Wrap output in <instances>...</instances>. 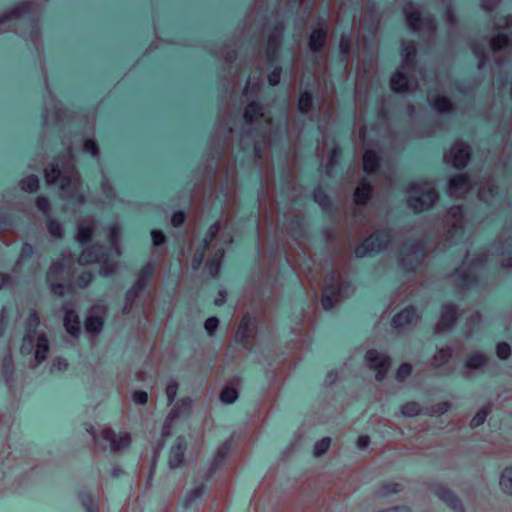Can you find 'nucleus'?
I'll list each match as a JSON object with an SVG mask.
<instances>
[{
	"instance_id": "4468645a",
	"label": "nucleus",
	"mask_w": 512,
	"mask_h": 512,
	"mask_svg": "<svg viewBox=\"0 0 512 512\" xmlns=\"http://www.w3.org/2000/svg\"><path fill=\"white\" fill-rule=\"evenodd\" d=\"M419 316L414 308H406L394 316L392 324L395 328H405L417 322Z\"/></svg>"
},
{
	"instance_id": "20e7f679",
	"label": "nucleus",
	"mask_w": 512,
	"mask_h": 512,
	"mask_svg": "<svg viewBox=\"0 0 512 512\" xmlns=\"http://www.w3.org/2000/svg\"><path fill=\"white\" fill-rule=\"evenodd\" d=\"M350 285L343 282L339 275H337L336 286L333 284H326L323 291L322 306L325 310L331 309L334 304L342 297H347L350 294Z\"/></svg>"
},
{
	"instance_id": "dca6fc26",
	"label": "nucleus",
	"mask_w": 512,
	"mask_h": 512,
	"mask_svg": "<svg viewBox=\"0 0 512 512\" xmlns=\"http://www.w3.org/2000/svg\"><path fill=\"white\" fill-rule=\"evenodd\" d=\"M152 272H153V267L151 265H147L141 270L139 279L136 281L134 286L127 293V301L130 302V304L138 296V293L144 288V286H145L144 278L149 277L152 274Z\"/></svg>"
},
{
	"instance_id": "473e14b6",
	"label": "nucleus",
	"mask_w": 512,
	"mask_h": 512,
	"mask_svg": "<svg viewBox=\"0 0 512 512\" xmlns=\"http://www.w3.org/2000/svg\"><path fill=\"white\" fill-rule=\"evenodd\" d=\"M237 398L238 392L232 386H225L220 393V400L226 404L233 403Z\"/></svg>"
},
{
	"instance_id": "c9c22d12",
	"label": "nucleus",
	"mask_w": 512,
	"mask_h": 512,
	"mask_svg": "<svg viewBox=\"0 0 512 512\" xmlns=\"http://www.w3.org/2000/svg\"><path fill=\"white\" fill-rule=\"evenodd\" d=\"M420 406L416 402H408L402 406L401 412L404 416L413 417L420 413Z\"/></svg>"
},
{
	"instance_id": "c03bdc74",
	"label": "nucleus",
	"mask_w": 512,
	"mask_h": 512,
	"mask_svg": "<svg viewBox=\"0 0 512 512\" xmlns=\"http://www.w3.org/2000/svg\"><path fill=\"white\" fill-rule=\"evenodd\" d=\"M48 231L54 237L62 236V228L61 225L56 221H50L48 224Z\"/></svg>"
},
{
	"instance_id": "2f4dec72",
	"label": "nucleus",
	"mask_w": 512,
	"mask_h": 512,
	"mask_svg": "<svg viewBox=\"0 0 512 512\" xmlns=\"http://www.w3.org/2000/svg\"><path fill=\"white\" fill-rule=\"evenodd\" d=\"M92 234V224L90 222H83L78 227L77 240L80 243L88 242Z\"/></svg>"
},
{
	"instance_id": "6e6552de",
	"label": "nucleus",
	"mask_w": 512,
	"mask_h": 512,
	"mask_svg": "<svg viewBox=\"0 0 512 512\" xmlns=\"http://www.w3.org/2000/svg\"><path fill=\"white\" fill-rule=\"evenodd\" d=\"M366 360L369 366L377 371L376 378L382 380L390 366L388 357L378 353L376 350H369L366 353Z\"/></svg>"
},
{
	"instance_id": "052dcab7",
	"label": "nucleus",
	"mask_w": 512,
	"mask_h": 512,
	"mask_svg": "<svg viewBox=\"0 0 512 512\" xmlns=\"http://www.w3.org/2000/svg\"><path fill=\"white\" fill-rule=\"evenodd\" d=\"M370 439L368 436H360L357 439V446L360 449H364L369 445Z\"/></svg>"
},
{
	"instance_id": "e433bc0d",
	"label": "nucleus",
	"mask_w": 512,
	"mask_h": 512,
	"mask_svg": "<svg viewBox=\"0 0 512 512\" xmlns=\"http://www.w3.org/2000/svg\"><path fill=\"white\" fill-rule=\"evenodd\" d=\"M490 412V408L488 406H485L483 408H481L477 414L472 418L471 420V426L472 427H477L481 424L484 423L487 415L489 414Z\"/></svg>"
},
{
	"instance_id": "f704fd0d",
	"label": "nucleus",
	"mask_w": 512,
	"mask_h": 512,
	"mask_svg": "<svg viewBox=\"0 0 512 512\" xmlns=\"http://www.w3.org/2000/svg\"><path fill=\"white\" fill-rule=\"evenodd\" d=\"M509 42L510 39L506 34H499L491 40V47L494 51H497L507 46Z\"/></svg>"
},
{
	"instance_id": "13d9d810",
	"label": "nucleus",
	"mask_w": 512,
	"mask_h": 512,
	"mask_svg": "<svg viewBox=\"0 0 512 512\" xmlns=\"http://www.w3.org/2000/svg\"><path fill=\"white\" fill-rule=\"evenodd\" d=\"M314 198L322 207H326V205L328 204V200H327L326 196L323 195L322 192L319 190L315 191Z\"/></svg>"
},
{
	"instance_id": "774afa93",
	"label": "nucleus",
	"mask_w": 512,
	"mask_h": 512,
	"mask_svg": "<svg viewBox=\"0 0 512 512\" xmlns=\"http://www.w3.org/2000/svg\"><path fill=\"white\" fill-rule=\"evenodd\" d=\"M388 512H411V511L406 507H395V508L388 509Z\"/></svg>"
},
{
	"instance_id": "49530a36",
	"label": "nucleus",
	"mask_w": 512,
	"mask_h": 512,
	"mask_svg": "<svg viewBox=\"0 0 512 512\" xmlns=\"http://www.w3.org/2000/svg\"><path fill=\"white\" fill-rule=\"evenodd\" d=\"M132 398L135 403L143 405L147 402L148 395L145 391H135Z\"/></svg>"
},
{
	"instance_id": "37998d69",
	"label": "nucleus",
	"mask_w": 512,
	"mask_h": 512,
	"mask_svg": "<svg viewBox=\"0 0 512 512\" xmlns=\"http://www.w3.org/2000/svg\"><path fill=\"white\" fill-rule=\"evenodd\" d=\"M496 352L500 359H506L510 355V346L507 343H499Z\"/></svg>"
},
{
	"instance_id": "f03ea898",
	"label": "nucleus",
	"mask_w": 512,
	"mask_h": 512,
	"mask_svg": "<svg viewBox=\"0 0 512 512\" xmlns=\"http://www.w3.org/2000/svg\"><path fill=\"white\" fill-rule=\"evenodd\" d=\"M438 195L430 182L413 183L408 189V204L416 212L430 208Z\"/></svg>"
},
{
	"instance_id": "5701e85b",
	"label": "nucleus",
	"mask_w": 512,
	"mask_h": 512,
	"mask_svg": "<svg viewBox=\"0 0 512 512\" xmlns=\"http://www.w3.org/2000/svg\"><path fill=\"white\" fill-rule=\"evenodd\" d=\"M49 350L48 340L45 335H39L36 343L35 358L38 362L46 359Z\"/></svg>"
},
{
	"instance_id": "338daca9",
	"label": "nucleus",
	"mask_w": 512,
	"mask_h": 512,
	"mask_svg": "<svg viewBox=\"0 0 512 512\" xmlns=\"http://www.w3.org/2000/svg\"><path fill=\"white\" fill-rule=\"evenodd\" d=\"M219 229H220L219 224H218V223H214L213 225H211V226L209 227L208 232H209L210 234H214V236H216V235H217V233L219 232Z\"/></svg>"
},
{
	"instance_id": "79ce46f5",
	"label": "nucleus",
	"mask_w": 512,
	"mask_h": 512,
	"mask_svg": "<svg viewBox=\"0 0 512 512\" xmlns=\"http://www.w3.org/2000/svg\"><path fill=\"white\" fill-rule=\"evenodd\" d=\"M412 372V366L408 363H404L402 364L399 369L397 370V379L402 381L404 380L407 376H409Z\"/></svg>"
},
{
	"instance_id": "8fccbe9b",
	"label": "nucleus",
	"mask_w": 512,
	"mask_h": 512,
	"mask_svg": "<svg viewBox=\"0 0 512 512\" xmlns=\"http://www.w3.org/2000/svg\"><path fill=\"white\" fill-rule=\"evenodd\" d=\"M67 366H68V364H67L66 360L59 358L53 362L51 370L52 371H62V370H65L67 368Z\"/></svg>"
},
{
	"instance_id": "a19ab883",
	"label": "nucleus",
	"mask_w": 512,
	"mask_h": 512,
	"mask_svg": "<svg viewBox=\"0 0 512 512\" xmlns=\"http://www.w3.org/2000/svg\"><path fill=\"white\" fill-rule=\"evenodd\" d=\"M178 384L175 381H171L166 387V395L169 404L172 403L177 395Z\"/></svg>"
},
{
	"instance_id": "0e129e2a",
	"label": "nucleus",
	"mask_w": 512,
	"mask_h": 512,
	"mask_svg": "<svg viewBox=\"0 0 512 512\" xmlns=\"http://www.w3.org/2000/svg\"><path fill=\"white\" fill-rule=\"evenodd\" d=\"M202 261H203V252L196 253L194 255V258H193V261H192L193 268L197 269L201 265Z\"/></svg>"
},
{
	"instance_id": "09e8293b",
	"label": "nucleus",
	"mask_w": 512,
	"mask_h": 512,
	"mask_svg": "<svg viewBox=\"0 0 512 512\" xmlns=\"http://www.w3.org/2000/svg\"><path fill=\"white\" fill-rule=\"evenodd\" d=\"M151 236H152L153 244L155 246H158V245H161L162 243H164L165 236L161 231L153 230L151 232Z\"/></svg>"
},
{
	"instance_id": "4be33fe9",
	"label": "nucleus",
	"mask_w": 512,
	"mask_h": 512,
	"mask_svg": "<svg viewBox=\"0 0 512 512\" xmlns=\"http://www.w3.org/2000/svg\"><path fill=\"white\" fill-rule=\"evenodd\" d=\"M500 489L508 495H512V467H505L499 477Z\"/></svg>"
},
{
	"instance_id": "393cba45",
	"label": "nucleus",
	"mask_w": 512,
	"mask_h": 512,
	"mask_svg": "<svg viewBox=\"0 0 512 512\" xmlns=\"http://www.w3.org/2000/svg\"><path fill=\"white\" fill-rule=\"evenodd\" d=\"M326 38V31L322 29H316L314 30L309 39V46L312 50L317 51L319 50L325 41Z\"/></svg>"
},
{
	"instance_id": "0eeeda50",
	"label": "nucleus",
	"mask_w": 512,
	"mask_h": 512,
	"mask_svg": "<svg viewBox=\"0 0 512 512\" xmlns=\"http://www.w3.org/2000/svg\"><path fill=\"white\" fill-rule=\"evenodd\" d=\"M101 438L110 444L112 451L116 452L122 450L130 445L131 437L127 432L115 434L110 428H103L101 430Z\"/></svg>"
},
{
	"instance_id": "bb28decb",
	"label": "nucleus",
	"mask_w": 512,
	"mask_h": 512,
	"mask_svg": "<svg viewBox=\"0 0 512 512\" xmlns=\"http://www.w3.org/2000/svg\"><path fill=\"white\" fill-rule=\"evenodd\" d=\"M262 108L259 104L252 102L250 103L244 113L245 120L249 123L254 122L258 117H263Z\"/></svg>"
},
{
	"instance_id": "c85d7f7f",
	"label": "nucleus",
	"mask_w": 512,
	"mask_h": 512,
	"mask_svg": "<svg viewBox=\"0 0 512 512\" xmlns=\"http://www.w3.org/2000/svg\"><path fill=\"white\" fill-rule=\"evenodd\" d=\"M452 351L449 348L440 349L432 358L431 364L434 367H440L448 362L451 358Z\"/></svg>"
},
{
	"instance_id": "864d4df0",
	"label": "nucleus",
	"mask_w": 512,
	"mask_h": 512,
	"mask_svg": "<svg viewBox=\"0 0 512 512\" xmlns=\"http://www.w3.org/2000/svg\"><path fill=\"white\" fill-rule=\"evenodd\" d=\"M36 204H37L38 209L45 213L49 209V202L45 197H38Z\"/></svg>"
},
{
	"instance_id": "4c0bfd02",
	"label": "nucleus",
	"mask_w": 512,
	"mask_h": 512,
	"mask_svg": "<svg viewBox=\"0 0 512 512\" xmlns=\"http://www.w3.org/2000/svg\"><path fill=\"white\" fill-rule=\"evenodd\" d=\"M330 444H331V439L328 437L323 438V439L319 440L318 442H316V444L314 446L315 456L319 457V456L323 455L324 453H326V451L330 447Z\"/></svg>"
},
{
	"instance_id": "b1692460",
	"label": "nucleus",
	"mask_w": 512,
	"mask_h": 512,
	"mask_svg": "<svg viewBox=\"0 0 512 512\" xmlns=\"http://www.w3.org/2000/svg\"><path fill=\"white\" fill-rule=\"evenodd\" d=\"M100 248L93 246L84 250L78 258L81 265L90 264L98 261V253Z\"/></svg>"
},
{
	"instance_id": "7ed1b4c3",
	"label": "nucleus",
	"mask_w": 512,
	"mask_h": 512,
	"mask_svg": "<svg viewBox=\"0 0 512 512\" xmlns=\"http://www.w3.org/2000/svg\"><path fill=\"white\" fill-rule=\"evenodd\" d=\"M416 49L413 43H404L402 47V65L399 71H397L390 81L391 88L394 91H407L413 90L414 86L411 81L407 79L406 71H409L413 66V57L415 56Z\"/></svg>"
},
{
	"instance_id": "412c9836",
	"label": "nucleus",
	"mask_w": 512,
	"mask_h": 512,
	"mask_svg": "<svg viewBox=\"0 0 512 512\" xmlns=\"http://www.w3.org/2000/svg\"><path fill=\"white\" fill-rule=\"evenodd\" d=\"M64 326L68 333L75 336L80 331V322L78 316L72 310H67L64 317Z\"/></svg>"
},
{
	"instance_id": "f3484780",
	"label": "nucleus",
	"mask_w": 512,
	"mask_h": 512,
	"mask_svg": "<svg viewBox=\"0 0 512 512\" xmlns=\"http://www.w3.org/2000/svg\"><path fill=\"white\" fill-rule=\"evenodd\" d=\"M435 494L456 512H462V506L458 499L444 486L438 485L434 489Z\"/></svg>"
},
{
	"instance_id": "f8f14e48",
	"label": "nucleus",
	"mask_w": 512,
	"mask_h": 512,
	"mask_svg": "<svg viewBox=\"0 0 512 512\" xmlns=\"http://www.w3.org/2000/svg\"><path fill=\"white\" fill-rule=\"evenodd\" d=\"M456 319V309L452 305H445L442 308L440 319L436 325V332H444L448 330Z\"/></svg>"
},
{
	"instance_id": "a211bd4d",
	"label": "nucleus",
	"mask_w": 512,
	"mask_h": 512,
	"mask_svg": "<svg viewBox=\"0 0 512 512\" xmlns=\"http://www.w3.org/2000/svg\"><path fill=\"white\" fill-rule=\"evenodd\" d=\"M402 254V265L408 268H413V262L419 263L423 259V252L419 246H413L406 249Z\"/></svg>"
},
{
	"instance_id": "e2e57ef3",
	"label": "nucleus",
	"mask_w": 512,
	"mask_h": 512,
	"mask_svg": "<svg viewBox=\"0 0 512 512\" xmlns=\"http://www.w3.org/2000/svg\"><path fill=\"white\" fill-rule=\"evenodd\" d=\"M498 2L499 0H483L482 6L484 9L490 11L498 4Z\"/></svg>"
},
{
	"instance_id": "a878e982",
	"label": "nucleus",
	"mask_w": 512,
	"mask_h": 512,
	"mask_svg": "<svg viewBox=\"0 0 512 512\" xmlns=\"http://www.w3.org/2000/svg\"><path fill=\"white\" fill-rule=\"evenodd\" d=\"M371 195V186L365 182H361L355 190V202L364 204Z\"/></svg>"
},
{
	"instance_id": "3c124183",
	"label": "nucleus",
	"mask_w": 512,
	"mask_h": 512,
	"mask_svg": "<svg viewBox=\"0 0 512 512\" xmlns=\"http://www.w3.org/2000/svg\"><path fill=\"white\" fill-rule=\"evenodd\" d=\"M91 279H92L91 273H83L79 277L77 285L81 288H84L90 283Z\"/></svg>"
},
{
	"instance_id": "a18cd8bd",
	"label": "nucleus",
	"mask_w": 512,
	"mask_h": 512,
	"mask_svg": "<svg viewBox=\"0 0 512 512\" xmlns=\"http://www.w3.org/2000/svg\"><path fill=\"white\" fill-rule=\"evenodd\" d=\"M218 324H219V321H218V319L216 317L208 318L205 321V329L211 335L217 329Z\"/></svg>"
},
{
	"instance_id": "680f3d73",
	"label": "nucleus",
	"mask_w": 512,
	"mask_h": 512,
	"mask_svg": "<svg viewBox=\"0 0 512 512\" xmlns=\"http://www.w3.org/2000/svg\"><path fill=\"white\" fill-rule=\"evenodd\" d=\"M219 265L218 260H213L209 263V271L212 276H216L218 274Z\"/></svg>"
},
{
	"instance_id": "423d86ee",
	"label": "nucleus",
	"mask_w": 512,
	"mask_h": 512,
	"mask_svg": "<svg viewBox=\"0 0 512 512\" xmlns=\"http://www.w3.org/2000/svg\"><path fill=\"white\" fill-rule=\"evenodd\" d=\"M470 158L469 146L462 142H457L450 149L449 153L444 155L447 163H451L456 168H463L466 166Z\"/></svg>"
},
{
	"instance_id": "cd10ccee",
	"label": "nucleus",
	"mask_w": 512,
	"mask_h": 512,
	"mask_svg": "<svg viewBox=\"0 0 512 512\" xmlns=\"http://www.w3.org/2000/svg\"><path fill=\"white\" fill-rule=\"evenodd\" d=\"M363 167L367 173L375 171L378 167V157L371 151L367 150L363 155Z\"/></svg>"
},
{
	"instance_id": "bf43d9fd",
	"label": "nucleus",
	"mask_w": 512,
	"mask_h": 512,
	"mask_svg": "<svg viewBox=\"0 0 512 512\" xmlns=\"http://www.w3.org/2000/svg\"><path fill=\"white\" fill-rule=\"evenodd\" d=\"M116 269V265L114 263L105 265L101 268L100 273L104 276H108L112 274Z\"/></svg>"
},
{
	"instance_id": "c756f323",
	"label": "nucleus",
	"mask_w": 512,
	"mask_h": 512,
	"mask_svg": "<svg viewBox=\"0 0 512 512\" xmlns=\"http://www.w3.org/2000/svg\"><path fill=\"white\" fill-rule=\"evenodd\" d=\"M429 100L431 101L433 108L439 112L449 111L452 107L451 102L446 97L434 98L431 94H429Z\"/></svg>"
},
{
	"instance_id": "ddd939ff",
	"label": "nucleus",
	"mask_w": 512,
	"mask_h": 512,
	"mask_svg": "<svg viewBox=\"0 0 512 512\" xmlns=\"http://www.w3.org/2000/svg\"><path fill=\"white\" fill-rule=\"evenodd\" d=\"M64 273V266L60 263H54L51 265L47 281L50 284L51 291L56 295H63L64 294V286L62 284H58L55 282L56 279L59 278Z\"/></svg>"
},
{
	"instance_id": "9b49d317",
	"label": "nucleus",
	"mask_w": 512,
	"mask_h": 512,
	"mask_svg": "<svg viewBox=\"0 0 512 512\" xmlns=\"http://www.w3.org/2000/svg\"><path fill=\"white\" fill-rule=\"evenodd\" d=\"M470 188V179L467 175L461 174L450 180L448 193L451 197L461 198L470 190Z\"/></svg>"
},
{
	"instance_id": "4d7b16f0",
	"label": "nucleus",
	"mask_w": 512,
	"mask_h": 512,
	"mask_svg": "<svg viewBox=\"0 0 512 512\" xmlns=\"http://www.w3.org/2000/svg\"><path fill=\"white\" fill-rule=\"evenodd\" d=\"M282 30V27L276 28L275 34L272 35L269 39V46L276 47L278 45V38L281 36Z\"/></svg>"
},
{
	"instance_id": "69168bd1",
	"label": "nucleus",
	"mask_w": 512,
	"mask_h": 512,
	"mask_svg": "<svg viewBox=\"0 0 512 512\" xmlns=\"http://www.w3.org/2000/svg\"><path fill=\"white\" fill-rule=\"evenodd\" d=\"M340 49L345 54L349 52V40L348 39H345L344 37L341 39Z\"/></svg>"
},
{
	"instance_id": "7c9ffc66",
	"label": "nucleus",
	"mask_w": 512,
	"mask_h": 512,
	"mask_svg": "<svg viewBox=\"0 0 512 512\" xmlns=\"http://www.w3.org/2000/svg\"><path fill=\"white\" fill-rule=\"evenodd\" d=\"M485 363V355L480 353H474L467 358L465 366L467 369L473 370L482 367L483 365H485Z\"/></svg>"
},
{
	"instance_id": "39448f33",
	"label": "nucleus",
	"mask_w": 512,
	"mask_h": 512,
	"mask_svg": "<svg viewBox=\"0 0 512 512\" xmlns=\"http://www.w3.org/2000/svg\"><path fill=\"white\" fill-rule=\"evenodd\" d=\"M390 240V235L387 231H378L368 237L360 246L355 250L357 257H364L368 254L381 251L387 246Z\"/></svg>"
},
{
	"instance_id": "5fc2aeb1",
	"label": "nucleus",
	"mask_w": 512,
	"mask_h": 512,
	"mask_svg": "<svg viewBox=\"0 0 512 512\" xmlns=\"http://www.w3.org/2000/svg\"><path fill=\"white\" fill-rule=\"evenodd\" d=\"M270 85L274 86L280 82V69H275L268 77Z\"/></svg>"
},
{
	"instance_id": "603ef678",
	"label": "nucleus",
	"mask_w": 512,
	"mask_h": 512,
	"mask_svg": "<svg viewBox=\"0 0 512 512\" xmlns=\"http://www.w3.org/2000/svg\"><path fill=\"white\" fill-rule=\"evenodd\" d=\"M185 220V216L182 212H176L174 213V215L172 216V219H171V222H172V225L177 227V226H180Z\"/></svg>"
},
{
	"instance_id": "6e6d98bb",
	"label": "nucleus",
	"mask_w": 512,
	"mask_h": 512,
	"mask_svg": "<svg viewBox=\"0 0 512 512\" xmlns=\"http://www.w3.org/2000/svg\"><path fill=\"white\" fill-rule=\"evenodd\" d=\"M449 408H450V404L448 402H442V403L437 404L433 408V413L443 414L446 411H448Z\"/></svg>"
},
{
	"instance_id": "de8ad7c7",
	"label": "nucleus",
	"mask_w": 512,
	"mask_h": 512,
	"mask_svg": "<svg viewBox=\"0 0 512 512\" xmlns=\"http://www.w3.org/2000/svg\"><path fill=\"white\" fill-rule=\"evenodd\" d=\"M84 150L93 156L98 155V147L93 140L88 139L84 142Z\"/></svg>"
},
{
	"instance_id": "1a4fd4ad",
	"label": "nucleus",
	"mask_w": 512,
	"mask_h": 512,
	"mask_svg": "<svg viewBox=\"0 0 512 512\" xmlns=\"http://www.w3.org/2000/svg\"><path fill=\"white\" fill-rule=\"evenodd\" d=\"M105 312L106 307L103 304H96L91 308L85 323L87 332L98 333L101 331Z\"/></svg>"
},
{
	"instance_id": "9d476101",
	"label": "nucleus",
	"mask_w": 512,
	"mask_h": 512,
	"mask_svg": "<svg viewBox=\"0 0 512 512\" xmlns=\"http://www.w3.org/2000/svg\"><path fill=\"white\" fill-rule=\"evenodd\" d=\"M404 13L406 15L407 23L412 30L420 31L423 27H427L431 31L435 29L434 23L430 20L421 19L419 11L411 4L404 8Z\"/></svg>"
},
{
	"instance_id": "f257e3e1",
	"label": "nucleus",
	"mask_w": 512,
	"mask_h": 512,
	"mask_svg": "<svg viewBox=\"0 0 512 512\" xmlns=\"http://www.w3.org/2000/svg\"><path fill=\"white\" fill-rule=\"evenodd\" d=\"M45 178L48 184L59 183L63 198L71 196L78 203L83 202V197L78 194L79 178L72 166L60 171L57 165H52L50 169H45Z\"/></svg>"
},
{
	"instance_id": "58836bf2",
	"label": "nucleus",
	"mask_w": 512,
	"mask_h": 512,
	"mask_svg": "<svg viewBox=\"0 0 512 512\" xmlns=\"http://www.w3.org/2000/svg\"><path fill=\"white\" fill-rule=\"evenodd\" d=\"M204 493V486L203 485H200V486H197L195 487L194 489H192L187 497H186V500H185V504L186 505H189L191 504L194 500H196L197 498L201 497Z\"/></svg>"
},
{
	"instance_id": "72a5a7b5",
	"label": "nucleus",
	"mask_w": 512,
	"mask_h": 512,
	"mask_svg": "<svg viewBox=\"0 0 512 512\" xmlns=\"http://www.w3.org/2000/svg\"><path fill=\"white\" fill-rule=\"evenodd\" d=\"M22 190L27 192H34L39 187V180L36 176H28L20 182Z\"/></svg>"
},
{
	"instance_id": "ea45409f",
	"label": "nucleus",
	"mask_w": 512,
	"mask_h": 512,
	"mask_svg": "<svg viewBox=\"0 0 512 512\" xmlns=\"http://www.w3.org/2000/svg\"><path fill=\"white\" fill-rule=\"evenodd\" d=\"M312 105V98L309 93H303L299 99V110L301 112H307Z\"/></svg>"
},
{
	"instance_id": "6ab92c4d",
	"label": "nucleus",
	"mask_w": 512,
	"mask_h": 512,
	"mask_svg": "<svg viewBox=\"0 0 512 512\" xmlns=\"http://www.w3.org/2000/svg\"><path fill=\"white\" fill-rule=\"evenodd\" d=\"M449 217H451L454 222L452 225V229L449 231L450 238H454L456 235H462V209L459 206H454L449 210Z\"/></svg>"
},
{
	"instance_id": "2eb2a0df",
	"label": "nucleus",
	"mask_w": 512,
	"mask_h": 512,
	"mask_svg": "<svg viewBox=\"0 0 512 512\" xmlns=\"http://www.w3.org/2000/svg\"><path fill=\"white\" fill-rule=\"evenodd\" d=\"M192 407V400L190 398H183L181 399V401L177 404V406L169 413L167 419H166V424L164 426V434H169L168 431H166V429L169 428L170 424L173 422V420L182 415V414H186L190 411Z\"/></svg>"
},
{
	"instance_id": "aec40b11",
	"label": "nucleus",
	"mask_w": 512,
	"mask_h": 512,
	"mask_svg": "<svg viewBox=\"0 0 512 512\" xmlns=\"http://www.w3.org/2000/svg\"><path fill=\"white\" fill-rule=\"evenodd\" d=\"M185 447L183 443L178 440L177 443L171 448L169 454V465L172 468L178 467L184 459Z\"/></svg>"
}]
</instances>
